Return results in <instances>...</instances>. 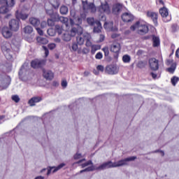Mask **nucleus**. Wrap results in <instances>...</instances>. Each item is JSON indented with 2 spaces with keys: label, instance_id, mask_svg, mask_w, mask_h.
Segmentation results:
<instances>
[{
  "label": "nucleus",
  "instance_id": "39",
  "mask_svg": "<svg viewBox=\"0 0 179 179\" xmlns=\"http://www.w3.org/2000/svg\"><path fill=\"white\" fill-rule=\"evenodd\" d=\"M55 31L58 33V34H62V27L59 25H55Z\"/></svg>",
  "mask_w": 179,
  "mask_h": 179
},
{
  "label": "nucleus",
  "instance_id": "18",
  "mask_svg": "<svg viewBox=\"0 0 179 179\" xmlns=\"http://www.w3.org/2000/svg\"><path fill=\"white\" fill-rule=\"evenodd\" d=\"M122 20L123 22H132L134 20V15L131 13H124L122 15Z\"/></svg>",
  "mask_w": 179,
  "mask_h": 179
},
{
  "label": "nucleus",
  "instance_id": "11",
  "mask_svg": "<svg viewBox=\"0 0 179 179\" xmlns=\"http://www.w3.org/2000/svg\"><path fill=\"white\" fill-rule=\"evenodd\" d=\"M159 13L164 22H167L171 20V17L169 16V10L166 7L160 8Z\"/></svg>",
  "mask_w": 179,
  "mask_h": 179
},
{
  "label": "nucleus",
  "instance_id": "56",
  "mask_svg": "<svg viewBox=\"0 0 179 179\" xmlns=\"http://www.w3.org/2000/svg\"><path fill=\"white\" fill-rule=\"evenodd\" d=\"M62 87H66L68 86V83L66 82V80H63L62 82Z\"/></svg>",
  "mask_w": 179,
  "mask_h": 179
},
{
  "label": "nucleus",
  "instance_id": "64",
  "mask_svg": "<svg viewBox=\"0 0 179 179\" xmlns=\"http://www.w3.org/2000/svg\"><path fill=\"white\" fill-rule=\"evenodd\" d=\"M100 41H104V36L103 35H100Z\"/></svg>",
  "mask_w": 179,
  "mask_h": 179
},
{
  "label": "nucleus",
  "instance_id": "27",
  "mask_svg": "<svg viewBox=\"0 0 179 179\" xmlns=\"http://www.w3.org/2000/svg\"><path fill=\"white\" fill-rule=\"evenodd\" d=\"M23 31L25 34H31V33H33V27L30 25H27L23 29Z\"/></svg>",
  "mask_w": 179,
  "mask_h": 179
},
{
  "label": "nucleus",
  "instance_id": "54",
  "mask_svg": "<svg viewBox=\"0 0 179 179\" xmlns=\"http://www.w3.org/2000/svg\"><path fill=\"white\" fill-rule=\"evenodd\" d=\"M70 15H71V17H73V19H75V17H78L76 16V13H75V11L73 10L70 11Z\"/></svg>",
  "mask_w": 179,
  "mask_h": 179
},
{
  "label": "nucleus",
  "instance_id": "7",
  "mask_svg": "<svg viewBox=\"0 0 179 179\" xmlns=\"http://www.w3.org/2000/svg\"><path fill=\"white\" fill-rule=\"evenodd\" d=\"M12 31H13L10 30V28L8 27H3L0 29L1 34L6 40L12 38V36H13V33Z\"/></svg>",
  "mask_w": 179,
  "mask_h": 179
},
{
  "label": "nucleus",
  "instance_id": "17",
  "mask_svg": "<svg viewBox=\"0 0 179 179\" xmlns=\"http://www.w3.org/2000/svg\"><path fill=\"white\" fill-rule=\"evenodd\" d=\"M122 10V4L116 3L113 6L112 12L113 15H120Z\"/></svg>",
  "mask_w": 179,
  "mask_h": 179
},
{
  "label": "nucleus",
  "instance_id": "12",
  "mask_svg": "<svg viewBox=\"0 0 179 179\" xmlns=\"http://www.w3.org/2000/svg\"><path fill=\"white\" fill-rule=\"evenodd\" d=\"M20 27L19 20L13 19L8 22V28L11 31H17Z\"/></svg>",
  "mask_w": 179,
  "mask_h": 179
},
{
  "label": "nucleus",
  "instance_id": "29",
  "mask_svg": "<svg viewBox=\"0 0 179 179\" xmlns=\"http://www.w3.org/2000/svg\"><path fill=\"white\" fill-rule=\"evenodd\" d=\"M62 38L64 41H71L72 36H71V34L65 33L62 35Z\"/></svg>",
  "mask_w": 179,
  "mask_h": 179
},
{
  "label": "nucleus",
  "instance_id": "51",
  "mask_svg": "<svg viewBox=\"0 0 179 179\" xmlns=\"http://www.w3.org/2000/svg\"><path fill=\"white\" fill-rule=\"evenodd\" d=\"M97 71H99L100 72H104V66L103 65H98L96 66Z\"/></svg>",
  "mask_w": 179,
  "mask_h": 179
},
{
  "label": "nucleus",
  "instance_id": "4",
  "mask_svg": "<svg viewBox=\"0 0 179 179\" xmlns=\"http://www.w3.org/2000/svg\"><path fill=\"white\" fill-rule=\"evenodd\" d=\"M113 166V162L109 161L107 162H104L103 164H101L99 166L96 168H95L94 166H89L84 170H81L80 173H82L86 171H94V170H106V169L114 168Z\"/></svg>",
  "mask_w": 179,
  "mask_h": 179
},
{
  "label": "nucleus",
  "instance_id": "19",
  "mask_svg": "<svg viewBox=\"0 0 179 179\" xmlns=\"http://www.w3.org/2000/svg\"><path fill=\"white\" fill-rule=\"evenodd\" d=\"M71 26H80L82 24V18L80 17H76L74 18H70Z\"/></svg>",
  "mask_w": 179,
  "mask_h": 179
},
{
  "label": "nucleus",
  "instance_id": "16",
  "mask_svg": "<svg viewBox=\"0 0 179 179\" xmlns=\"http://www.w3.org/2000/svg\"><path fill=\"white\" fill-rule=\"evenodd\" d=\"M65 166H66V164L64 163H62L59 165H58L57 166L49 167V169H48L47 176H50L51 174V171L52 169H54L52 171V173H57V171H58V170H61V169H62V167H65Z\"/></svg>",
  "mask_w": 179,
  "mask_h": 179
},
{
  "label": "nucleus",
  "instance_id": "55",
  "mask_svg": "<svg viewBox=\"0 0 179 179\" xmlns=\"http://www.w3.org/2000/svg\"><path fill=\"white\" fill-rule=\"evenodd\" d=\"M3 82H5V80L3 79V76H0V87H1L3 86Z\"/></svg>",
  "mask_w": 179,
  "mask_h": 179
},
{
  "label": "nucleus",
  "instance_id": "9",
  "mask_svg": "<svg viewBox=\"0 0 179 179\" xmlns=\"http://www.w3.org/2000/svg\"><path fill=\"white\" fill-rule=\"evenodd\" d=\"M97 11L99 13H106V15H110V13H111L110 6L107 3H101V5L99 7H97Z\"/></svg>",
  "mask_w": 179,
  "mask_h": 179
},
{
  "label": "nucleus",
  "instance_id": "57",
  "mask_svg": "<svg viewBox=\"0 0 179 179\" xmlns=\"http://www.w3.org/2000/svg\"><path fill=\"white\" fill-rule=\"evenodd\" d=\"M47 26V22L45 21H43L41 23V27L42 29H44V27H45Z\"/></svg>",
  "mask_w": 179,
  "mask_h": 179
},
{
  "label": "nucleus",
  "instance_id": "10",
  "mask_svg": "<svg viewBox=\"0 0 179 179\" xmlns=\"http://www.w3.org/2000/svg\"><path fill=\"white\" fill-rule=\"evenodd\" d=\"M120 69L115 64H110L106 67L105 72L108 75H117Z\"/></svg>",
  "mask_w": 179,
  "mask_h": 179
},
{
  "label": "nucleus",
  "instance_id": "36",
  "mask_svg": "<svg viewBox=\"0 0 179 179\" xmlns=\"http://www.w3.org/2000/svg\"><path fill=\"white\" fill-rule=\"evenodd\" d=\"M50 3L55 9H58V8H59V0H55L54 2H50Z\"/></svg>",
  "mask_w": 179,
  "mask_h": 179
},
{
  "label": "nucleus",
  "instance_id": "22",
  "mask_svg": "<svg viewBox=\"0 0 179 179\" xmlns=\"http://www.w3.org/2000/svg\"><path fill=\"white\" fill-rule=\"evenodd\" d=\"M104 29L108 31H117V27H113V22H105L103 25Z\"/></svg>",
  "mask_w": 179,
  "mask_h": 179
},
{
  "label": "nucleus",
  "instance_id": "14",
  "mask_svg": "<svg viewBox=\"0 0 179 179\" xmlns=\"http://www.w3.org/2000/svg\"><path fill=\"white\" fill-rule=\"evenodd\" d=\"M45 65V62L44 60L35 59L31 62V66L34 69L37 68H41Z\"/></svg>",
  "mask_w": 179,
  "mask_h": 179
},
{
  "label": "nucleus",
  "instance_id": "33",
  "mask_svg": "<svg viewBox=\"0 0 179 179\" xmlns=\"http://www.w3.org/2000/svg\"><path fill=\"white\" fill-rule=\"evenodd\" d=\"M45 10H46V13L48 15H49V16H50V17L54 18V16H55L56 15H58V13H54V11L52 10V9H47V8H45Z\"/></svg>",
  "mask_w": 179,
  "mask_h": 179
},
{
  "label": "nucleus",
  "instance_id": "37",
  "mask_svg": "<svg viewBox=\"0 0 179 179\" xmlns=\"http://www.w3.org/2000/svg\"><path fill=\"white\" fill-rule=\"evenodd\" d=\"M87 22L88 24H90V26H93V24H96V21H94V17H88L87 19Z\"/></svg>",
  "mask_w": 179,
  "mask_h": 179
},
{
  "label": "nucleus",
  "instance_id": "49",
  "mask_svg": "<svg viewBox=\"0 0 179 179\" xmlns=\"http://www.w3.org/2000/svg\"><path fill=\"white\" fill-rule=\"evenodd\" d=\"M43 50L45 51V57H48V55L50 54V51H48V48L45 46H42Z\"/></svg>",
  "mask_w": 179,
  "mask_h": 179
},
{
  "label": "nucleus",
  "instance_id": "15",
  "mask_svg": "<svg viewBox=\"0 0 179 179\" xmlns=\"http://www.w3.org/2000/svg\"><path fill=\"white\" fill-rule=\"evenodd\" d=\"M43 75L47 80H52L54 79V73L50 70L43 69Z\"/></svg>",
  "mask_w": 179,
  "mask_h": 179
},
{
  "label": "nucleus",
  "instance_id": "45",
  "mask_svg": "<svg viewBox=\"0 0 179 179\" xmlns=\"http://www.w3.org/2000/svg\"><path fill=\"white\" fill-rule=\"evenodd\" d=\"M95 58L96 59H101L103 58V53H101V52H99L95 55Z\"/></svg>",
  "mask_w": 179,
  "mask_h": 179
},
{
  "label": "nucleus",
  "instance_id": "62",
  "mask_svg": "<svg viewBox=\"0 0 179 179\" xmlns=\"http://www.w3.org/2000/svg\"><path fill=\"white\" fill-rule=\"evenodd\" d=\"M27 41L29 43H33V37H31V38H27Z\"/></svg>",
  "mask_w": 179,
  "mask_h": 179
},
{
  "label": "nucleus",
  "instance_id": "28",
  "mask_svg": "<svg viewBox=\"0 0 179 179\" xmlns=\"http://www.w3.org/2000/svg\"><path fill=\"white\" fill-rule=\"evenodd\" d=\"M36 40L39 44H43V45L48 44V40L45 38L38 37Z\"/></svg>",
  "mask_w": 179,
  "mask_h": 179
},
{
  "label": "nucleus",
  "instance_id": "63",
  "mask_svg": "<svg viewBox=\"0 0 179 179\" xmlns=\"http://www.w3.org/2000/svg\"><path fill=\"white\" fill-rule=\"evenodd\" d=\"M176 57H177V58H179V48L176 52Z\"/></svg>",
  "mask_w": 179,
  "mask_h": 179
},
{
  "label": "nucleus",
  "instance_id": "46",
  "mask_svg": "<svg viewBox=\"0 0 179 179\" xmlns=\"http://www.w3.org/2000/svg\"><path fill=\"white\" fill-rule=\"evenodd\" d=\"M55 21L53 20L52 18L51 19H48V26H51V27L54 26L55 24Z\"/></svg>",
  "mask_w": 179,
  "mask_h": 179
},
{
  "label": "nucleus",
  "instance_id": "47",
  "mask_svg": "<svg viewBox=\"0 0 179 179\" xmlns=\"http://www.w3.org/2000/svg\"><path fill=\"white\" fill-rule=\"evenodd\" d=\"M71 48L73 51H78V43H73L71 45Z\"/></svg>",
  "mask_w": 179,
  "mask_h": 179
},
{
  "label": "nucleus",
  "instance_id": "44",
  "mask_svg": "<svg viewBox=\"0 0 179 179\" xmlns=\"http://www.w3.org/2000/svg\"><path fill=\"white\" fill-rule=\"evenodd\" d=\"M12 100L15 103H19V101H20V98H19V96L17 95H13L12 96Z\"/></svg>",
  "mask_w": 179,
  "mask_h": 179
},
{
  "label": "nucleus",
  "instance_id": "2",
  "mask_svg": "<svg viewBox=\"0 0 179 179\" xmlns=\"http://www.w3.org/2000/svg\"><path fill=\"white\" fill-rule=\"evenodd\" d=\"M130 30H132V31H135V30H136L138 34H140L141 36H144V34L148 33L149 27H148L146 24L138 21L135 23V24L132 25L130 27Z\"/></svg>",
  "mask_w": 179,
  "mask_h": 179
},
{
  "label": "nucleus",
  "instance_id": "31",
  "mask_svg": "<svg viewBox=\"0 0 179 179\" xmlns=\"http://www.w3.org/2000/svg\"><path fill=\"white\" fill-rule=\"evenodd\" d=\"M69 12L68 7L66 6H62L60 8L61 15H66Z\"/></svg>",
  "mask_w": 179,
  "mask_h": 179
},
{
  "label": "nucleus",
  "instance_id": "41",
  "mask_svg": "<svg viewBox=\"0 0 179 179\" xmlns=\"http://www.w3.org/2000/svg\"><path fill=\"white\" fill-rule=\"evenodd\" d=\"M178 80H179V78L178 77L174 76L171 78V82L173 86H176V85H177V82H178Z\"/></svg>",
  "mask_w": 179,
  "mask_h": 179
},
{
  "label": "nucleus",
  "instance_id": "3",
  "mask_svg": "<svg viewBox=\"0 0 179 179\" xmlns=\"http://www.w3.org/2000/svg\"><path fill=\"white\" fill-rule=\"evenodd\" d=\"M76 41L78 45H83V44H85V41H86V47H90L92 46V36L89 33L80 34L77 36Z\"/></svg>",
  "mask_w": 179,
  "mask_h": 179
},
{
  "label": "nucleus",
  "instance_id": "43",
  "mask_svg": "<svg viewBox=\"0 0 179 179\" xmlns=\"http://www.w3.org/2000/svg\"><path fill=\"white\" fill-rule=\"evenodd\" d=\"M90 164H93V162H92V160L87 161V162L82 164L81 167L83 169H85V167H87V166H90Z\"/></svg>",
  "mask_w": 179,
  "mask_h": 179
},
{
  "label": "nucleus",
  "instance_id": "20",
  "mask_svg": "<svg viewBox=\"0 0 179 179\" xmlns=\"http://www.w3.org/2000/svg\"><path fill=\"white\" fill-rule=\"evenodd\" d=\"M147 16L148 17H150V19H152L155 26H157V13L148 11L147 13Z\"/></svg>",
  "mask_w": 179,
  "mask_h": 179
},
{
  "label": "nucleus",
  "instance_id": "59",
  "mask_svg": "<svg viewBox=\"0 0 179 179\" xmlns=\"http://www.w3.org/2000/svg\"><path fill=\"white\" fill-rule=\"evenodd\" d=\"M83 162H86V159H83L79 160L78 162H77L76 163V164H80V163H82Z\"/></svg>",
  "mask_w": 179,
  "mask_h": 179
},
{
  "label": "nucleus",
  "instance_id": "40",
  "mask_svg": "<svg viewBox=\"0 0 179 179\" xmlns=\"http://www.w3.org/2000/svg\"><path fill=\"white\" fill-rule=\"evenodd\" d=\"M137 66H138V68H140V69L145 68V66H146V62L140 61L137 64Z\"/></svg>",
  "mask_w": 179,
  "mask_h": 179
},
{
  "label": "nucleus",
  "instance_id": "35",
  "mask_svg": "<svg viewBox=\"0 0 179 179\" xmlns=\"http://www.w3.org/2000/svg\"><path fill=\"white\" fill-rule=\"evenodd\" d=\"M123 62L128 64V62H131V56L128 55H125L122 57Z\"/></svg>",
  "mask_w": 179,
  "mask_h": 179
},
{
  "label": "nucleus",
  "instance_id": "32",
  "mask_svg": "<svg viewBox=\"0 0 179 179\" xmlns=\"http://www.w3.org/2000/svg\"><path fill=\"white\" fill-rule=\"evenodd\" d=\"M176 66L177 64L176 63H173L171 66L167 69L168 72H169V73H174V71H176Z\"/></svg>",
  "mask_w": 179,
  "mask_h": 179
},
{
  "label": "nucleus",
  "instance_id": "26",
  "mask_svg": "<svg viewBox=\"0 0 179 179\" xmlns=\"http://www.w3.org/2000/svg\"><path fill=\"white\" fill-rule=\"evenodd\" d=\"M95 24H96V26L94 27V33H100L101 29H103L101 23L99 21H96Z\"/></svg>",
  "mask_w": 179,
  "mask_h": 179
},
{
  "label": "nucleus",
  "instance_id": "30",
  "mask_svg": "<svg viewBox=\"0 0 179 179\" xmlns=\"http://www.w3.org/2000/svg\"><path fill=\"white\" fill-rule=\"evenodd\" d=\"M153 45L155 47H159L160 45V39L157 36L152 37Z\"/></svg>",
  "mask_w": 179,
  "mask_h": 179
},
{
  "label": "nucleus",
  "instance_id": "50",
  "mask_svg": "<svg viewBox=\"0 0 179 179\" xmlns=\"http://www.w3.org/2000/svg\"><path fill=\"white\" fill-rule=\"evenodd\" d=\"M48 47L49 50H54L57 47V45L55 43H50L48 45Z\"/></svg>",
  "mask_w": 179,
  "mask_h": 179
},
{
  "label": "nucleus",
  "instance_id": "13",
  "mask_svg": "<svg viewBox=\"0 0 179 179\" xmlns=\"http://www.w3.org/2000/svg\"><path fill=\"white\" fill-rule=\"evenodd\" d=\"M149 65L152 71H157L159 69V60L156 58H150L149 59Z\"/></svg>",
  "mask_w": 179,
  "mask_h": 179
},
{
  "label": "nucleus",
  "instance_id": "1",
  "mask_svg": "<svg viewBox=\"0 0 179 179\" xmlns=\"http://www.w3.org/2000/svg\"><path fill=\"white\" fill-rule=\"evenodd\" d=\"M1 51L3 52L6 59L13 61V51H12V45L8 41H3L1 43Z\"/></svg>",
  "mask_w": 179,
  "mask_h": 179
},
{
  "label": "nucleus",
  "instance_id": "24",
  "mask_svg": "<svg viewBox=\"0 0 179 179\" xmlns=\"http://www.w3.org/2000/svg\"><path fill=\"white\" fill-rule=\"evenodd\" d=\"M42 99L40 96H34L32 97L29 101V104L31 106V107H33L34 106H36V103H40Z\"/></svg>",
  "mask_w": 179,
  "mask_h": 179
},
{
  "label": "nucleus",
  "instance_id": "38",
  "mask_svg": "<svg viewBox=\"0 0 179 179\" xmlns=\"http://www.w3.org/2000/svg\"><path fill=\"white\" fill-rule=\"evenodd\" d=\"M47 33L48 36H51L52 37L55 36V29L50 28L48 29Z\"/></svg>",
  "mask_w": 179,
  "mask_h": 179
},
{
  "label": "nucleus",
  "instance_id": "48",
  "mask_svg": "<svg viewBox=\"0 0 179 179\" xmlns=\"http://www.w3.org/2000/svg\"><path fill=\"white\" fill-rule=\"evenodd\" d=\"M102 50L104 52L105 57H108V55L110 54V52L108 51V48H103Z\"/></svg>",
  "mask_w": 179,
  "mask_h": 179
},
{
  "label": "nucleus",
  "instance_id": "58",
  "mask_svg": "<svg viewBox=\"0 0 179 179\" xmlns=\"http://www.w3.org/2000/svg\"><path fill=\"white\" fill-rule=\"evenodd\" d=\"M150 75H151L152 79H156V78H157V74H156L155 73H150Z\"/></svg>",
  "mask_w": 179,
  "mask_h": 179
},
{
  "label": "nucleus",
  "instance_id": "34",
  "mask_svg": "<svg viewBox=\"0 0 179 179\" xmlns=\"http://www.w3.org/2000/svg\"><path fill=\"white\" fill-rule=\"evenodd\" d=\"M91 52L92 54H95V52L97 51V50H100V46L97 45H91Z\"/></svg>",
  "mask_w": 179,
  "mask_h": 179
},
{
  "label": "nucleus",
  "instance_id": "25",
  "mask_svg": "<svg viewBox=\"0 0 179 179\" xmlns=\"http://www.w3.org/2000/svg\"><path fill=\"white\" fill-rule=\"evenodd\" d=\"M29 22L32 24V26H34V27L40 26V20L36 17H31L29 19Z\"/></svg>",
  "mask_w": 179,
  "mask_h": 179
},
{
  "label": "nucleus",
  "instance_id": "6",
  "mask_svg": "<svg viewBox=\"0 0 179 179\" xmlns=\"http://www.w3.org/2000/svg\"><path fill=\"white\" fill-rule=\"evenodd\" d=\"M136 157H129L124 159H121L117 162H113V167H122V166H127L128 162H134Z\"/></svg>",
  "mask_w": 179,
  "mask_h": 179
},
{
  "label": "nucleus",
  "instance_id": "42",
  "mask_svg": "<svg viewBox=\"0 0 179 179\" xmlns=\"http://www.w3.org/2000/svg\"><path fill=\"white\" fill-rule=\"evenodd\" d=\"M27 17H29V15L27 14L20 13L19 15V18L22 19V20H26V19H27Z\"/></svg>",
  "mask_w": 179,
  "mask_h": 179
},
{
  "label": "nucleus",
  "instance_id": "5",
  "mask_svg": "<svg viewBox=\"0 0 179 179\" xmlns=\"http://www.w3.org/2000/svg\"><path fill=\"white\" fill-rule=\"evenodd\" d=\"M83 9L85 13L91 12V13H96L97 12V7L94 3H88L87 1H82Z\"/></svg>",
  "mask_w": 179,
  "mask_h": 179
},
{
  "label": "nucleus",
  "instance_id": "61",
  "mask_svg": "<svg viewBox=\"0 0 179 179\" xmlns=\"http://www.w3.org/2000/svg\"><path fill=\"white\" fill-rule=\"evenodd\" d=\"M171 64H173V59L166 60V65H170Z\"/></svg>",
  "mask_w": 179,
  "mask_h": 179
},
{
  "label": "nucleus",
  "instance_id": "21",
  "mask_svg": "<svg viewBox=\"0 0 179 179\" xmlns=\"http://www.w3.org/2000/svg\"><path fill=\"white\" fill-rule=\"evenodd\" d=\"M121 50V45L118 43H113L110 46V51L112 52H115L117 54V52H120V50Z\"/></svg>",
  "mask_w": 179,
  "mask_h": 179
},
{
  "label": "nucleus",
  "instance_id": "53",
  "mask_svg": "<svg viewBox=\"0 0 179 179\" xmlns=\"http://www.w3.org/2000/svg\"><path fill=\"white\" fill-rule=\"evenodd\" d=\"M36 31H37V33H38V34L40 35V36H43V34H44L43 32V30H41V29H40L39 27H36Z\"/></svg>",
  "mask_w": 179,
  "mask_h": 179
},
{
  "label": "nucleus",
  "instance_id": "52",
  "mask_svg": "<svg viewBox=\"0 0 179 179\" xmlns=\"http://www.w3.org/2000/svg\"><path fill=\"white\" fill-rule=\"evenodd\" d=\"M74 159L75 160H78L79 159H82V154L80 153H76L75 155H74Z\"/></svg>",
  "mask_w": 179,
  "mask_h": 179
},
{
  "label": "nucleus",
  "instance_id": "60",
  "mask_svg": "<svg viewBox=\"0 0 179 179\" xmlns=\"http://www.w3.org/2000/svg\"><path fill=\"white\" fill-rule=\"evenodd\" d=\"M55 43H61V38H55L54 39Z\"/></svg>",
  "mask_w": 179,
  "mask_h": 179
},
{
  "label": "nucleus",
  "instance_id": "23",
  "mask_svg": "<svg viewBox=\"0 0 179 179\" xmlns=\"http://www.w3.org/2000/svg\"><path fill=\"white\" fill-rule=\"evenodd\" d=\"M55 17H56L55 18V20H59L62 23H64V24H65L66 27H68V20H69L68 17H61L58 14H56Z\"/></svg>",
  "mask_w": 179,
  "mask_h": 179
},
{
  "label": "nucleus",
  "instance_id": "8",
  "mask_svg": "<svg viewBox=\"0 0 179 179\" xmlns=\"http://www.w3.org/2000/svg\"><path fill=\"white\" fill-rule=\"evenodd\" d=\"M71 37H75L76 34L78 36L83 34V28L80 25H71V29L70 31Z\"/></svg>",
  "mask_w": 179,
  "mask_h": 179
}]
</instances>
